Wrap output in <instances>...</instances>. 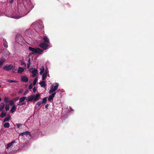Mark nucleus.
Returning a JSON list of instances; mask_svg holds the SVG:
<instances>
[{"instance_id":"nucleus-1","label":"nucleus","mask_w":154,"mask_h":154,"mask_svg":"<svg viewBox=\"0 0 154 154\" xmlns=\"http://www.w3.org/2000/svg\"><path fill=\"white\" fill-rule=\"evenodd\" d=\"M29 50L33 52L32 54H34V53H37L39 54H42L43 51L41 49L38 48H32L31 47H29L28 48Z\"/></svg>"},{"instance_id":"nucleus-2","label":"nucleus","mask_w":154,"mask_h":154,"mask_svg":"<svg viewBox=\"0 0 154 154\" xmlns=\"http://www.w3.org/2000/svg\"><path fill=\"white\" fill-rule=\"evenodd\" d=\"M58 86L59 84L58 83H56V85L54 86V85H51V89L49 91V93L50 94H53L54 91L57 90Z\"/></svg>"},{"instance_id":"nucleus-3","label":"nucleus","mask_w":154,"mask_h":154,"mask_svg":"<svg viewBox=\"0 0 154 154\" xmlns=\"http://www.w3.org/2000/svg\"><path fill=\"white\" fill-rule=\"evenodd\" d=\"M40 47L42 48L44 50H46L48 48V45L45 42L41 43L39 45Z\"/></svg>"},{"instance_id":"nucleus-4","label":"nucleus","mask_w":154,"mask_h":154,"mask_svg":"<svg viewBox=\"0 0 154 154\" xmlns=\"http://www.w3.org/2000/svg\"><path fill=\"white\" fill-rule=\"evenodd\" d=\"M16 41L18 42H23V38L20 35H17L15 38Z\"/></svg>"},{"instance_id":"nucleus-5","label":"nucleus","mask_w":154,"mask_h":154,"mask_svg":"<svg viewBox=\"0 0 154 154\" xmlns=\"http://www.w3.org/2000/svg\"><path fill=\"white\" fill-rule=\"evenodd\" d=\"M30 72H31L32 73V76L33 77H34L37 74V70L35 68H31L29 69Z\"/></svg>"},{"instance_id":"nucleus-6","label":"nucleus","mask_w":154,"mask_h":154,"mask_svg":"<svg viewBox=\"0 0 154 154\" xmlns=\"http://www.w3.org/2000/svg\"><path fill=\"white\" fill-rule=\"evenodd\" d=\"M13 67V65H6L5 66H3V69H4L6 70L9 71L12 69Z\"/></svg>"},{"instance_id":"nucleus-7","label":"nucleus","mask_w":154,"mask_h":154,"mask_svg":"<svg viewBox=\"0 0 154 154\" xmlns=\"http://www.w3.org/2000/svg\"><path fill=\"white\" fill-rule=\"evenodd\" d=\"M56 94V92H54L48 98V100L49 101H51V100H53V98H54V97Z\"/></svg>"},{"instance_id":"nucleus-8","label":"nucleus","mask_w":154,"mask_h":154,"mask_svg":"<svg viewBox=\"0 0 154 154\" xmlns=\"http://www.w3.org/2000/svg\"><path fill=\"white\" fill-rule=\"evenodd\" d=\"M24 135H25L26 136L28 135H30V132L28 131H26L25 132H23L20 134L19 135L20 136H23Z\"/></svg>"},{"instance_id":"nucleus-9","label":"nucleus","mask_w":154,"mask_h":154,"mask_svg":"<svg viewBox=\"0 0 154 154\" xmlns=\"http://www.w3.org/2000/svg\"><path fill=\"white\" fill-rule=\"evenodd\" d=\"M25 69L23 67H19L17 70V72L20 74L22 73L24 71Z\"/></svg>"},{"instance_id":"nucleus-10","label":"nucleus","mask_w":154,"mask_h":154,"mask_svg":"<svg viewBox=\"0 0 154 154\" xmlns=\"http://www.w3.org/2000/svg\"><path fill=\"white\" fill-rule=\"evenodd\" d=\"M21 80L23 82H27L28 81V78L25 76H21Z\"/></svg>"},{"instance_id":"nucleus-11","label":"nucleus","mask_w":154,"mask_h":154,"mask_svg":"<svg viewBox=\"0 0 154 154\" xmlns=\"http://www.w3.org/2000/svg\"><path fill=\"white\" fill-rule=\"evenodd\" d=\"M40 97V94H37L35 96L34 95V100L35 101H37L39 99Z\"/></svg>"},{"instance_id":"nucleus-12","label":"nucleus","mask_w":154,"mask_h":154,"mask_svg":"<svg viewBox=\"0 0 154 154\" xmlns=\"http://www.w3.org/2000/svg\"><path fill=\"white\" fill-rule=\"evenodd\" d=\"M43 39L45 43L48 44L50 43L49 39L46 36H44Z\"/></svg>"},{"instance_id":"nucleus-13","label":"nucleus","mask_w":154,"mask_h":154,"mask_svg":"<svg viewBox=\"0 0 154 154\" xmlns=\"http://www.w3.org/2000/svg\"><path fill=\"white\" fill-rule=\"evenodd\" d=\"M39 84L41 85L42 87L45 88L46 85H47L45 84V81H42L39 82Z\"/></svg>"},{"instance_id":"nucleus-14","label":"nucleus","mask_w":154,"mask_h":154,"mask_svg":"<svg viewBox=\"0 0 154 154\" xmlns=\"http://www.w3.org/2000/svg\"><path fill=\"white\" fill-rule=\"evenodd\" d=\"M27 98L29 101H32V100H34V94L30 95Z\"/></svg>"},{"instance_id":"nucleus-15","label":"nucleus","mask_w":154,"mask_h":154,"mask_svg":"<svg viewBox=\"0 0 154 154\" xmlns=\"http://www.w3.org/2000/svg\"><path fill=\"white\" fill-rule=\"evenodd\" d=\"M47 71L46 70L42 75V80H44L45 79L47 76Z\"/></svg>"},{"instance_id":"nucleus-16","label":"nucleus","mask_w":154,"mask_h":154,"mask_svg":"<svg viewBox=\"0 0 154 154\" xmlns=\"http://www.w3.org/2000/svg\"><path fill=\"white\" fill-rule=\"evenodd\" d=\"M3 45L4 47L7 48L8 47L7 42L5 39H3Z\"/></svg>"},{"instance_id":"nucleus-17","label":"nucleus","mask_w":154,"mask_h":154,"mask_svg":"<svg viewBox=\"0 0 154 154\" xmlns=\"http://www.w3.org/2000/svg\"><path fill=\"white\" fill-rule=\"evenodd\" d=\"M5 59L4 58L0 59V68L2 66L3 63L5 62Z\"/></svg>"},{"instance_id":"nucleus-18","label":"nucleus","mask_w":154,"mask_h":154,"mask_svg":"<svg viewBox=\"0 0 154 154\" xmlns=\"http://www.w3.org/2000/svg\"><path fill=\"white\" fill-rule=\"evenodd\" d=\"M16 110V106L15 105L13 106L10 110V112L11 113H13L15 112Z\"/></svg>"},{"instance_id":"nucleus-19","label":"nucleus","mask_w":154,"mask_h":154,"mask_svg":"<svg viewBox=\"0 0 154 154\" xmlns=\"http://www.w3.org/2000/svg\"><path fill=\"white\" fill-rule=\"evenodd\" d=\"M27 98V97H20L19 101V103H21L23 102V101L25 100Z\"/></svg>"},{"instance_id":"nucleus-20","label":"nucleus","mask_w":154,"mask_h":154,"mask_svg":"<svg viewBox=\"0 0 154 154\" xmlns=\"http://www.w3.org/2000/svg\"><path fill=\"white\" fill-rule=\"evenodd\" d=\"M5 104L3 103H1L0 104V111H2L4 108Z\"/></svg>"},{"instance_id":"nucleus-21","label":"nucleus","mask_w":154,"mask_h":154,"mask_svg":"<svg viewBox=\"0 0 154 154\" xmlns=\"http://www.w3.org/2000/svg\"><path fill=\"white\" fill-rule=\"evenodd\" d=\"M7 113L6 112H2L0 116L1 118H3L5 116H6Z\"/></svg>"},{"instance_id":"nucleus-22","label":"nucleus","mask_w":154,"mask_h":154,"mask_svg":"<svg viewBox=\"0 0 154 154\" xmlns=\"http://www.w3.org/2000/svg\"><path fill=\"white\" fill-rule=\"evenodd\" d=\"M10 124L8 122H6L5 123L4 126L5 128H8L9 127Z\"/></svg>"},{"instance_id":"nucleus-23","label":"nucleus","mask_w":154,"mask_h":154,"mask_svg":"<svg viewBox=\"0 0 154 154\" xmlns=\"http://www.w3.org/2000/svg\"><path fill=\"white\" fill-rule=\"evenodd\" d=\"M20 62L21 63V65L22 66H24L25 67H26V63L24 62V61H23V60H20Z\"/></svg>"},{"instance_id":"nucleus-24","label":"nucleus","mask_w":154,"mask_h":154,"mask_svg":"<svg viewBox=\"0 0 154 154\" xmlns=\"http://www.w3.org/2000/svg\"><path fill=\"white\" fill-rule=\"evenodd\" d=\"M15 143V141H13L11 142L10 143L7 144V147L8 148L9 147H11L13 143Z\"/></svg>"},{"instance_id":"nucleus-25","label":"nucleus","mask_w":154,"mask_h":154,"mask_svg":"<svg viewBox=\"0 0 154 154\" xmlns=\"http://www.w3.org/2000/svg\"><path fill=\"white\" fill-rule=\"evenodd\" d=\"M7 82H15L16 83L18 82V81H14L11 80L10 79H7Z\"/></svg>"},{"instance_id":"nucleus-26","label":"nucleus","mask_w":154,"mask_h":154,"mask_svg":"<svg viewBox=\"0 0 154 154\" xmlns=\"http://www.w3.org/2000/svg\"><path fill=\"white\" fill-rule=\"evenodd\" d=\"M9 119H10V117L7 116L4 119L3 122H5L6 121H8Z\"/></svg>"},{"instance_id":"nucleus-27","label":"nucleus","mask_w":154,"mask_h":154,"mask_svg":"<svg viewBox=\"0 0 154 154\" xmlns=\"http://www.w3.org/2000/svg\"><path fill=\"white\" fill-rule=\"evenodd\" d=\"M47 101V97H45L43 98V100L42 101V103H45Z\"/></svg>"},{"instance_id":"nucleus-28","label":"nucleus","mask_w":154,"mask_h":154,"mask_svg":"<svg viewBox=\"0 0 154 154\" xmlns=\"http://www.w3.org/2000/svg\"><path fill=\"white\" fill-rule=\"evenodd\" d=\"M9 100V99L8 97H5L4 98V100L5 102L6 103L8 102Z\"/></svg>"},{"instance_id":"nucleus-29","label":"nucleus","mask_w":154,"mask_h":154,"mask_svg":"<svg viewBox=\"0 0 154 154\" xmlns=\"http://www.w3.org/2000/svg\"><path fill=\"white\" fill-rule=\"evenodd\" d=\"M37 78H35V79H34V81L33 82V85H36V83L37 82Z\"/></svg>"},{"instance_id":"nucleus-30","label":"nucleus","mask_w":154,"mask_h":154,"mask_svg":"<svg viewBox=\"0 0 154 154\" xmlns=\"http://www.w3.org/2000/svg\"><path fill=\"white\" fill-rule=\"evenodd\" d=\"M9 104L10 105L12 106L14 104V100H11L9 101Z\"/></svg>"},{"instance_id":"nucleus-31","label":"nucleus","mask_w":154,"mask_h":154,"mask_svg":"<svg viewBox=\"0 0 154 154\" xmlns=\"http://www.w3.org/2000/svg\"><path fill=\"white\" fill-rule=\"evenodd\" d=\"M40 70L42 71V72H45V69L44 66H42L40 69Z\"/></svg>"},{"instance_id":"nucleus-32","label":"nucleus","mask_w":154,"mask_h":154,"mask_svg":"<svg viewBox=\"0 0 154 154\" xmlns=\"http://www.w3.org/2000/svg\"><path fill=\"white\" fill-rule=\"evenodd\" d=\"M12 72H15L17 70V68L15 67H12Z\"/></svg>"},{"instance_id":"nucleus-33","label":"nucleus","mask_w":154,"mask_h":154,"mask_svg":"<svg viewBox=\"0 0 154 154\" xmlns=\"http://www.w3.org/2000/svg\"><path fill=\"white\" fill-rule=\"evenodd\" d=\"M5 109L6 111H8L9 109V106L8 105H6L5 106Z\"/></svg>"},{"instance_id":"nucleus-34","label":"nucleus","mask_w":154,"mask_h":154,"mask_svg":"<svg viewBox=\"0 0 154 154\" xmlns=\"http://www.w3.org/2000/svg\"><path fill=\"white\" fill-rule=\"evenodd\" d=\"M42 103L41 101H40L39 102H38L36 103V105L38 106H40L41 104Z\"/></svg>"},{"instance_id":"nucleus-35","label":"nucleus","mask_w":154,"mask_h":154,"mask_svg":"<svg viewBox=\"0 0 154 154\" xmlns=\"http://www.w3.org/2000/svg\"><path fill=\"white\" fill-rule=\"evenodd\" d=\"M32 84H31L29 86L28 89H32Z\"/></svg>"},{"instance_id":"nucleus-36","label":"nucleus","mask_w":154,"mask_h":154,"mask_svg":"<svg viewBox=\"0 0 154 154\" xmlns=\"http://www.w3.org/2000/svg\"><path fill=\"white\" fill-rule=\"evenodd\" d=\"M36 91V89L35 87H34L33 88V91L34 93H35Z\"/></svg>"},{"instance_id":"nucleus-37","label":"nucleus","mask_w":154,"mask_h":154,"mask_svg":"<svg viewBox=\"0 0 154 154\" xmlns=\"http://www.w3.org/2000/svg\"><path fill=\"white\" fill-rule=\"evenodd\" d=\"M28 63L31 64V59L30 57L29 58L28 61Z\"/></svg>"},{"instance_id":"nucleus-38","label":"nucleus","mask_w":154,"mask_h":154,"mask_svg":"<svg viewBox=\"0 0 154 154\" xmlns=\"http://www.w3.org/2000/svg\"><path fill=\"white\" fill-rule=\"evenodd\" d=\"M22 125V124H17V127L18 128H20L21 125Z\"/></svg>"},{"instance_id":"nucleus-39","label":"nucleus","mask_w":154,"mask_h":154,"mask_svg":"<svg viewBox=\"0 0 154 154\" xmlns=\"http://www.w3.org/2000/svg\"><path fill=\"white\" fill-rule=\"evenodd\" d=\"M28 93V91L27 90L24 92V95H26V94H27Z\"/></svg>"},{"instance_id":"nucleus-40","label":"nucleus","mask_w":154,"mask_h":154,"mask_svg":"<svg viewBox=\"0 0 154 154\" xmlns=\"http://www.w3.org/2000/svg\"><path fill=\"white\" fill-rule=\"evenodd\" d=\"M23 92V90H21L19 91V93H20V94H21V93H22Z\"/></svg>"},{"instance_id":"nucleus-41","label":"nucleus","mask_w":154,"mask_h":154,"mask_svg":"<svg viewBox=\"0 0 154 154\" xmlns=\"http://www.w3.org/2000/svg\"><path fill=\"white\" fill-rule=\"evenodd\" d=\"M30 64H29L28 63H27V69H29V66H30Z\"/></svg>"},{"instance_id":"nucleus-42","label":"nucleus","mask_w":154,"mask_h":154,"mask_svg":"<svg viewBox=\"0 0 154 154\" xmlns=\"http://www.w3.org/2000/svg\"><path fill=\"white\" fill-rule=\"evenodd\" d=\"M44 73V72H42V71H41V70L40 72V74L41 75H43V74Z\"/></svg>"},{"instance_id":"nucleus-43","label":"nucleus","mask_w":154,"mask_h":154,"mask_svg":"<svg viewBox=\"0 0 154 154\" xmlns=\"http://www.w3.org/2000/svg\"><path fill=\"white\" fill-rule=\"evenodd\" d=\"M26 104V102H23V103H21L20 104V105H24V104Z\"/></svg>"},{"instance_id":"nucleus-44","label":"nucleus","mask_w":154,"mask_h":154,"mask_svg":"<svg viewBox=\"0 0 154 154\" xmlns=\"http://www.w3.org/2000/svg\"><path fill=\"white\" fill-rule=\"evenodd\" d=\"M49 105L48 104H47L46 105H45V107L47 109L48 108V106Z\"/></svg>"},{"instance_id":"nucleus-45","label":"nucleus","mask_w":154,"mask_h":154,"mask_svg":"<svg viewBox=\"0 0 154 154\" xmlns=\"http://www.w3.org/2000/svg\"><path fill=\"white\" fill-rule=\"evenodd\" d=\"M14 0H11L9 1V2L11 3H13V2H14Z\"/></svg>"},{"instance_id":"nucleus-46","label":"nucleus","mask_w":154,"mask_h":154,"mask_svg":"<svg viewBox=\"0 0 154 154\" xmlns=\"http://www.w3.org/2000/svg\"><path fill=\"white\" fill-rule=\"evenodd\" d=\"M18 97L15 98L14 100H18Z\"/></svg>"},{"instance_id":"nucleus-47","label":"nucleus","mask_w":154,"mask_h":154,"mask_svg":"<svg viewBox=\"0 0 154 154\" xmlns=\"http://www.w3.org/2000/svg\"><path fill=\"white\" fill-rule=\"evenodd\" d=\"M1 97H0V101H1Z\"/></svg>"},{"instance_id":"nucleus-48","label":"nucleus","mask_w":154,"mask_h":154,"mask_svg":"<svg viewBox=\"0 0 154 154\" xmlns=\"http://www.w3.org/2000/svg\"><path fill=\"white\" fill-rule=\"evenodd\" d=\"M0 87H1V85H0Z\"/></svg>"}]
</instances>
